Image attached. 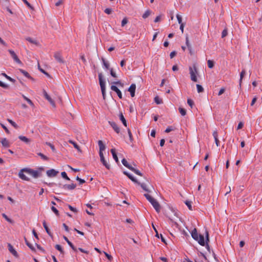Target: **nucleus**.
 <instances>
[{
	"label": "nucleus",
	"mask_w": 262,
	"mask_h": 262,
	"mask_svg": "<svg viewBox=\"0 0 262 262\" xmlns=\"http://www.w3.org/2000/svg\"><path fill=\"white\" fill-rule=\"evenodd\" d=\"M46 144L48 145V146H49L51 147L52 150L53 152H56V149H55L54 146L52 144H51L50 142H46Z\"/></svg>",
	"instance_id": "50"
},
{
	"label": "nucleus",
	"mask_w": 262,
	"mask_h": 262,
	"mask_svg": "<svg viewBox=\"0 0 262 262\" xmlns=\"http://www.w3.org/2000/svg\"><path fill=\"white\" fill-rule=\"evenodd\" d=\"M123 174L126 176L131 181H132L133 182L135 183H138V181L132 175H131L130 173H129L128 172L126 171H124L123 172Z\"/></svg>",
	"instance_id": "18"
},
{
	"label": "nucleus",
	"mask_w": 262,
	"mask_h": 262,
	"mask_svg": "<svg viewBox=\"0 0 262 262\" xmlns=\"http://www.w3.org/2000/svg\"><path fill=\"white\" fill-rule=\"evenodd\" d=\"M213 136L214 138L215 144H216V146H219L220 145V141L217 138L218 134H217V132L216 130H215L213 132Z\"/></svg>",
	"instance_id": "24"
},
{
	"label": "nucleus",
	"mask_w": 262,
	"mask_h": 262,
	"mask_svg": "<svg viewBox=\"0 0 262 262\" xmlns=\"http://www.w3.org/2000/svg\"><path fill=\"white\" fill-rule=\"evenodd\" d=\"M37 155L40 156L44 160L47 161L49 160V158L46 156L41 152L37 153Z\"/></svg>",
	"instance_id": "48"
},
{
	"label": "nucleus",
	"mask_w": 262,
	"mask_h": 262,
	"mask_svg": "<svg viewBox=\"0 0 262 262\" xmlns=\"http://www.w3.org/2000/svg\"><path fill=\"white\" fill-rule=\"evenodd\" d=\"M2 75H3V76L5 77L8 80H9V81H10L11 82H13V83H14L16 80L10 77V76H8L6 73H2Z\"/></svg>",
	"instance_id": "35"
},
{
	"label": "nucleus",
	"mask_w": 262,
	"mask_h": 262,
	"mask_svg": "<svg viewBox=\"0 0 262 262\" xmlns=\"http://www.w3.org/2000/svg\"><path fill=\"white\" fill-rule=\"evenodd\" d=\"M26 39L29 42L31 43H33V44H34V45H38V42L36 40H34L33 39H32V38L30 37H28L26 38Z\"/></svg>",
	"instance_id": "31"
},
{
	"label": "nucleus",
	"mask_w": 262,
	"mask_h": 262,
	"mask_svg": "<svg viewBox=\"0 0 262 262\" xmlns=\"http://www.w3.org/2000/svg\"><path fill=\"white\" fill-rule=\"evenodd\" d=\"M98 78L99 81V84L101 88V90L103 96V99H105V81L103 78L102 73H100L98 74Z\"/></svg>",
	"instance_id": "2"
},
{
	"label": "nucleus",
	"mask_w": 262,
	"mask_h": 262,
	"mask_svg": "<svg viewBox=\"0 0 262 262\" xmlns=\"http://www.w3.org/2000/svg\"><path fill=\"white\" fill-rule=\"evenodd\" d=\"M127 132L129 136V140L131 142H132L133 141V137L131 131L129 128L127 129Z\"/></svg>",
	"instance_id": "59"
},
{
	"label": "nucleus",
	"mask_w": 262,
	"mask_h": 262,
	"mask_svg": "<svg viewBox=\"0 0 262 262\" xmlns=\"http://www.w3.org/2000/svg\"><path fill=\"white\" fill-rule=\"evenodd\" d=\"M7 121L16 129H17L18 128V126L17 125V124L12 120L8 119Z\"/></svg>",
	"instance_id": "42"
},
{
	"label": "nucleus",
	"mask_w": 262,
	"mask_h": 262,
	"mask_svg": "<svg viewBox=\"0 0 262 262\" xmlns=\"http://www.w3.org/2000/svg\"><path fill=\"white\" fill-rule=\"evenodd\" d=\"M122 163L124 166L128 168L129 169L132 166L128 163L127 160L124 158L122 160Z\"/></svg>",
	"instance_id": "32"
},
{
	"label": "nucleus",
	"mask_w": 262,
	"mask_h": 262,
	"mask_svg": "<svg viewBox=\"0 0 262 262\" xmlns=\"http://www.w3.org/2000/svg\"><path fill=\"white\" fill-rule=\"evenodd\" d=\"M179 110L180 114L182 116H185L186 114V111L185 109H184L182 107H179Z\"/></svg>",
	"instance_id": "49"
},
{
	"label": "nucleus",
	"mask_w": 262,
	"mask_h": 262,
	"mask_svg": "<svg viewBox=\"0 0 262 262\" xmlns=\"http://www.w3.org/2000/svg\"><path fill=\"white\" fill-rule=\"evenodd\" d=\"M76 187V185L75 184H64L62 186V188L68 190H73Z\"/></svg>",
	"instance_id": "16"
},
{
	"label": "nucleus",
	"mask_w": 262,
	"mask_h": 262,
	"mask_svg": "<svg viewBox=\"0 0 262 262\" xmlns=\"http://www.w3.org/2000/svg\"><path fill=\"white\" fill-rule=\"evenodd\" d=\"M151 11L149 10H146L145 13L143 14L142 17L144 19L147 18L150 14Z\"/></svg>",
	"instance_id": "39"
},
{
	"label": "nucleus",
	"mask_w": 262,
	"mask_h": 262,
	"mask_svg": "<svg viewBox=\"0 0 262 262\" xmlns=\"http://www.w3.org/2000/svg\"><path fill=\"white\" fill-rule=\"evenodd\" d=\"M19 70L25 77L32 80V81H34V79L33 77H32L27 71L23 69H19Z\"/></svg>",
	"instance_id": "22"
},
{
	"label": "nucleus",
	"mask_w": 262,
	"mask_h": 262,
	"mask_svg": "<svg viewBox=\"0 0 262 262\" xmlns=\"http://www.w3.org/2000/svg\"><path fill=\"white\" fill-rule=\"evenodd\" d=\"M185 204L187 205L190 210H192L191 202L189 201H186Z\"/></svg>",
	"instance_id": "46"
},
{
	"label": "nucleus",
	"mask_w": 262,
	"mask_h": 262,
	"mask_svg": "<svg viewBox=\"0 0 262 262\" xmlns=\"http://www.w3.org/2000/svg\"><path fill=\"white\" fill-rule=\"evenodd\" d=\"M26 172L32 175L34 178H37L41 175V173L38 170H34L29 168H27V170H26Z\"/></svg>",
	"instance_id": "4"
},
{
	"label": "nucleus",
	"mask_w": 262,
	"mask_h": 262,
	"mask_svg": "<svg viewBox=\"0 0 262 262\" xmlns=\"http://www.w3.org/2000/svg\"><path fill=\"white\" fill-rule=\"evenodd\" d=\"M189 73L190 74L191 80L193 82H197L198 79L196 76L197 73V69L195 64H193L192 67L189 68Z\"/></svg>",
	"instance_id": "3"
},
{
	"label": "nucleus",
	"mask_w": 262,
	"mask_h": 262,
	"mask_svg": "<svg viewBox=\"0 0 262 262\" xmlns=\"http://www.w3.org/2000/svg\"><path fill=\"white\" fill-rule=\"evenodd\" d=\"M176 17H177V18L178 19V21L179 24H183L182 23V18L181 15H180L179 14H177Z\"/></svg>",
	"instance_id": "54"
},
{
	"label": "nucleus",
	"mask_w": 262,
	"mask_h": 262,
	"mask_svg": "<svg viewBox=\"0 0 262 262\" xmlns=\"http://www.w3.org/2000/svg\"><path fill=\"white\" fill-rule=\"evenodd\" d=\"M99 156H100V161L102 162V163L103 164V165L107 169H110V167H111L110 165L108 164L107 163V162H106V161L105 160V159L104 158V155H103V154H99Z\"/></svg>",
	"instance_id": "7"
},
{
	"label": "nucleus",
	"mask_w": 262,
	"mask_h": 262,
	"mask_svg": "<svg viewBox=\"0 0 262 262\" xmlns=\"http://www.w3.org/2000/svg\"><path fill=\"white\" fill-rule=\"evenodd\" d=\"M69 143L72 144L74 146V147L77 149L78 150V151H81V150H80V147L74 141H72V140H69Z\"/></svg>",
	"instance_id": "33"
},
{
	"label": "nucleus",
	"mask_w": 262,
	"mask_h": 262,
	"mask_svg": "<svg viewBox=\"0 0 262 262\" xmlns=\"http://www.w3.org/2000/svg\"><path fill=\"white\" fill-rule=\"evenodd\" d=\"M0 86L2 87L3 88L7 89L9 88V85L7 84L4 83L2 81H0Z\"/></svg>",
	"instance_id": "57"
},
{
	"label": "nucleus",
	"mask_w": 262,
	"mask_h": 262,
	"mask_svg": "<svg viewBox=\"0 0 262 262\" xmlns=\"http://www.w3.org/2000/svg\"><path fill=\"white\" fill-rule=\"evenodd\" d=\"M111 89L117 93L118 96L120 99L122 98V95L121 91L116 85H112L111 86Z\"/></svg>",
	"instance_id": "8"
},
{
	"label": "nucleus",
	"mask_w": 262,
	"mask_h": 262,
	"mask_svg": "<svg viewBox=\"0 0 262 262\" xmlns=\"http://www.w3.org/2000/svg\"><path fill=\"white\" fill-rule=\"evenodd\" d=\"M103 253L105 254V256L107 258V259L109 260H112L113 257L111 255L108 254L107 253H106V252H105L104 251H103Z\"/></svg>",
	"instance_id": "64"
},
{
	"label": "nucleus",
	"mask_w": 262,
	"mask_h": 262,
	"mask_svg": "<svg viewBox=\"0 0 262 262\" xmlns=\"http://www.w3.org/2000/svg\"><path fill=\"white\" fill-rule=\"evenodd\" d=\"M2 216L7 222H9L10 223H13V221L9 218L6 214L3 213Z\"/></svg>",
	"instance_id": "44"
},
{
	"label": "nucleus",
	"mask_w": 262,
	"mask_h": 262,
	"mask_svg": "<svg viewBox=\"0 0 262 262\" xmlns=\"http://www.w3.org/2000/svg\"><path fill=\"white\" fill-rule=\"evenodd\" d=\"M68 207L70 209V210H71L72 211L74 212H77V210L76 208L72 207V206H71L70 205H68Z\"/></svg>",
	"instance_id": "62"
},
{
	"label": "nucleus",
	"mask_w": 262,
	"mask_h": 262,
	"mask_svg": "<svg viewBox=\"0 0 262 262\" xmlns=\"http://www.w3.org/2000/svg\"><path fill=\"white\" fill-rule=\"evenodd\" d=\"M246 74V71L245 70H243L240 74V79H239V85H241V83L242 81V79L244 78V76Z\"/></svg>",
	"instance_id": "38"
},
{
	"label": "nucleus",
	"mask_w": 262,
	"mask_h": 262,
	"mask_svg": "<svg viewBox=\"0 0 262 262\" xmlns=\"http://www.w3.org/2000/svg\"><path fill=\"white\" fill-rule=\"evenodd\" d=\"M144 195L146 199L151 203L156 211L157 212H159L160 211L161 207L159 202L147 193L144 194Z\"/></svg>",
	"instance_id": "1"
},
{
	"label": "nucleus",
	"mask_w": 262,
	"mask_h": 262,
	"mask_svg": "<svg viewBox=\"0 0 262 262\" xmlns=\"http://www.w3.org/2000/svg\"><path fill=\"white\" fill-rule=\"evenodd\" d=\"M58 173V171L55 170L54 169H51L48 170L46 172L47 176L50 178L55 177L57 174Z\"/></svg>",
	"instance_id": "10"
},
{
	"label": "nucleus",
	"mask_w": 262,
	"mask_h": 262,
	"mask_svg": "<svg viewBox=\"0 0 262 262\" xmlns=\"http://www.w3.org/2000/svg\"><path fill=\"white\" fill-rule=\"evenodd\" d=\"M23 98L26 100L27 101V102L30 105H31L32 106H34V103H33V102L30 99H29L28 98H27L26 96H25L24 95H23Z\"/></svg>",
	"instance_id": "37"
},
{
	"label": "nucleus",
	"mask_w": 262,
	"mask_h": 262,
	"mask_svg": "<svg viewBox=\"0 0 262 262\" xmlns=\"http://www.w3.org/2000/svg\"><path fill=\"white\" fill-rule=\"evenodd\" d=\"M98 145L99 147V154H103V151L105 149V146L103 144V142L101 140H99L98 142Z\"/></svg>",
	"instance_id": "17"
},
{
	"label": "nucleus",
	"mask_w": 262,
	"mask_h": 262,
	"mask_svg": "<svg viewBox=\"0 0 262 262\" xmlns=\"http://www.w3.org/2000/svg\"><path fill=\"white\" fill-rule=\"evenodd\" d=\"M9 251L16 257L18 256V253L13 248V247L10 244H8Z\"/></svg>",
	"instance_id": "14"
},
{
	"label": "nucleus",
	"mask_w": 262,
	"mask_h": 262,
	"mask_svg": "<svg viewBox=\"0 0 262 262\" xmlns=\"http://www.w3.org/2000/svg\"><path fill=\"white\" fill-rule=\"evenodd\" d=\"M43 95L46 99H47L50 103V104L53 106L55 107V103L53 100L50 97V96L48 94L46 91H43Z\"/></svg>",
	"instance_id": "12"
},
{
	"label": "nucleus",
	"mask_w": 262,
	"mask_h": 262,
	"mask_svg": "<svg viewBox=\"0 0 262 262\" xmlns=\"http://www.w3.org/2000/svg\"><path fill=\"white\" fill-rule=\"evenodd\" d=\"M130 170L135 172L136 174L142 176V173L138 169H135L133 166L131 167V168L129 169Z\"/></svg>",
	"instance_id": "34"
},
{
	"label": "nucleus",
	"mask_w": 262,
	"mask_h": 262,
	"mask_svg": "<svg viewBox=\"0 0 262 262\" xmlns=\"http://www.w3.org/2000/svg\"><path fill=\"white\" fill-rule=\"evenodd\" d=\"M24 239H25V243L27 245V246L33 251H35V248L33 247V246L30 244L28 241V240L27 239V238L25 237H24Z\"/></svg>",
	"instance_id": "27"
},
{
	"label": "nucleus",
	"mask_w": 262,
	"mask_h": 262,
	"mask_svg": "<svg viewBox=\"0 0 262 262\" xmlns=\"http://www.w3.org/2000/svg\"><path fill=\"white\" fill-rule=\"evenodd\" d=\"M112 84L118 85L119 86H123V84L120 81H114L112 82Z\"/></svg>",
	"instance_id": "61"
},
{
	"label": "nucleus",
	"mask_w": 262,
	"mask_h": 262,
	"mask_svg": "<svg viewBox=\"0 0 262 262\" xmlns=\"http://www.w3.org/2000/svg\"><path fill=\"white\" fill-rule=\"evenodd\" d=\"M110 74L112 77L114 78L117 77L116 74L115 73V72H114L113 69L112 68L110 69Z\"/></svg>",
	"instance_id": "63"
},
{
	"label": "nucleus",
	"mask_w": 262,
	"mask_h": 262,
	"mask_svg": "<svg viewBox=\"0 0 262 262\" xmlns=\"http://www.w3.org/2000/svg\"><path fill=\"white\" fill-rule=\"evenodd\" d=\"M111 152L112 154L113 157L114 159L115 160V161L118 163H119V160L116 152V149L115 148H113L111 149Z\"/></svg>",
	"instance_id": "23"
},
{
	"label": "nucleus",
	"mask_w": 262,
	"mask_h": 262,
	"mask_svg": "<svg viewBox=\"0 0 262 262\" xmlns=\"http://www.w3.org/2000/svg\"><path fill=\"white\" fill-rule=\"evenodd\" d=\"M135 183L140 185L141 187V188L145 191L148 192H150V191L146 188V185L144 183H141L139 181H138V183Z\"/></svg>",
	"instance_id": "28"
},
{
	"label": "nucleus",
	"mask_w": 262,
	"mask_h": 262,
	"mask_svg": "<svg viewBox=\"0 0 262 262\" xmlns=\"http://www.w3.org/2000/svg\"><path fill=\"white\" fill-rule=\"evenodd\" d=\"M76 180L78 181L79 182V184L81 185L85 182V180L83 179H82L80 178H79L78 176H77L76 178Z\"/></svg>",
	"instance_id": "56"
},
{
	"label": "nucleus",
	"mask_w": 262,
	"mask_h": 262,
	"mask_svg": "<svg viewBox=\"0 0 262 262\" xmlns=\"http://www.w3.org/2000/svg\"><path fill=\"white\" fill-rule=\"evenodd\" d=\"M23 2L31 9L33 10L34 8L31 5V4L27 0H22Z\"/></svg>",
	"instance_id": "55"
},
{
	"label": "nucleus",
	"mask_w": 262,
	"mask_h": 262,
	"mask_svg": "<svg viewBox=\"0 0 262 262\" xmlns=\"http://www.w3.org/2000/svg\"><path fill=\"white\" fill-rule=\"evenodd\" d=\"M186 44L187 48L191 47V45L189 43L188 35H186Z\"/></svg>",
	"instance_id": "60"
},
{
	"label": "nucleus",
	"mask_w": 262,
	"mask_h": 262,
	"mask_svg": "<svg viewBox=\"0 0 262 262\" xmlns=\"http://www.w3.org/2000/svg\"><path fill=\"white\" fill-rule=\"evenodd\" d=\"M154 101L157 104H160L163 103V100L161 99H160L159 97L158 96L155 97Z\"/></svg>",
	"instance_id": "36"
},
{
	"label": "nucleus",
	"mask_w": 262,
	"mask_h": 262,
	"mask_svg": "<svg viewBox=\"0 0 262 262\" xmlns=\"http://www.w3.org/2000/svg\"><path fill=\"white\" fill-rule=\"evenodd\" d=\"M9 52L14 60L18 64H21V61L18 58L15 53L12 50H9Z\"/></svg>",
	"instance_id": "6"
},
{
	"label": "nucleus",
	"mask_w": 262,
	"mask_h": 262,
	"mask_svg": "<svg viewBox=\"0 0 262 262\" xmlns=\"http://www.w3.org/2000/svg\"><path fill=\"white\" fill-rule=\"evenodd\" d=\"M119 118H120V120L121 121V122H122L123 124L125 126H127V122H126V121L124 117V116L123 115L122 113H120V115H119Z\"/></svg>",
	"instance_id": "29"
},
{
	"label": "nucleus",
	"mask_w": 262,
	"mask_h": 262,
	"mask_svg": "<svg viewBox=\"0 0 262 262\" xmlns=\"http://www.w3.org/2000/svg\"><path fill=\"white\" fill-rule=\"evenodd\" d=\"M27 170V168H24L22 169H21L20 170V171L18 173V176L19 177L23 180H25V181H30V179L28 177H27L24 174V172H26V170Z\"/></svg>",
	"instance_id": "5"
},
{
	"label": "nucleus",
	"mask_w": 262,
	"mask_h": 262,
	"mask_svg": "<svg viewBox=\"0 0 262 262\" xmlns=\"http://www.w3.org/2000/svg\"><path fill=\"white\" fill-rule=\"evenodd\" d=\"M187 103L190 106L191 108H192V107L194 105V102L192 99H187Z\"/></svg>",
	"instance_id": "51"
},
{
	"label": "nucleus",
	"mask_w": 262,
	"mask_h": 262,
	"mask_svg": "<svg viewBox=\"0 0 262 262\" xmlns=\"http://www.w3.org/2000/svg\"><path fill=\"white\" fill-rule=\"evenodd\" d=\"M136 88V84L135 83H133L130 85V86H129V88L128 89V91L130 93V96L132 97H134L135 96Z\"/></svg>",
	"instance_id": "11"
},
{
	"label": "nucleus",
	"mask_w": 262,
	"mask_h": 262,
	"mask_svg": "<svg viewBox=\"0 0 262 262\" xmlns=\"http://www.w3.org/2000/svg\"><path fill=\"white\" fill-rule=\"evenodd\" d=\"M191 236L195 240L197 241L198 239V237L199 234L198 233L197 230L196 228H194L193 230L192 231L191 233Z\"/></svg>",
	"instance_id": "20"
},
{
	"label": "nucleus",
	"mask_w": 262,
	"mask_h": 262,
	"mask_svg": "<svg viewBox=\"0 0 262 262\" xmlns=\"http://www.w3.org/2000/svg\"><path fill=\"white\" fill-rule=\"evenodd\" d=\"M63 239L67 242L68 244L70 246V247L75 251H77V249L74 246V245L69 240V239L66 236H63Z\"/></svg>",
	"instance_id": "19"
},
{
	"label": "nucleus",
	"mask_w": 262,
	"mask_h": 262,
	"mask_svg": "<svg viewBox=\"0 0 262 262\" xmlns=\"http://www.w3.org/2000/svg\"><path fill=\"white\" fill-rule=\"evenodd\" d=\"M228 34L227 29L226 28L224 29L222 33V37L224 38L226 37Z\"/></svg>",
	"instance_id": "58"
},
{
	"label": "nucleus",
	"mask_w": 262,
	"mask_h": 262,
	"mask_svg": "<svg viewBox=\"0 0 262 262\" xmlns=\"http://www.w3.org/2000/svg\"><path fill=\"white\" fill-rule=\"evenodd\" d=\"M0 142L4 147H8L10 146L9 142L6 138H0Z\"/></svg>",
	"instance_id": "21"
},
{
	"label": "nucleus",
	"mask_w": 262,
	"mask_h": 262,
	"mask_svg": "<svg viewBox=\"0 0 262 262\" xmlns=\"http://www.w3.org/2000/svg\"><path fill=\"white\" fill-rule=\"evenodd\" d=\"M128 23V19L127 17H124L121 22V26L124 27Z\"/></svg>",
	"instance_id": "52"
},
{
	"label": "nucleus",
	"mask_w": 262,
	"mask_h": 262,
	"mask_svg": "<svg viewBox=\"0 0 262 262\" xmlns=\"http://www.w3.org/2000/svg\"><path fill=\"white\" fill-rule=\"evenodd\" d=\"M209 233L207 230H206V231H205V244H209Z\"/></svg>",
	"instance_id": "40"
},
{
	"label": "nucleus",
	"mask_w": 262,
	"mask_h": 262,
	"mask_svg": "<svg viewBox=\"0 0 262 262\" xmlns=\"http://www.w3.org/2000/svg\"><path fill=\"white\" fill-rule=\"evenodd\" d=\"M51 210L57 216H58L59 215L58 210L55 207L52 206L51 207Z\"/></svg>",
	"instance_id": "53"
},
{
	"label": "nucleus",
	"mask_w": 262,
	"mask_h": 262,
	"mask_svg": "<svg viewBox=\"0 0 262 262\" xmlns=\"http://www.w3.org/2000/svg\"><path fill=\"white\" fill-rule=\"evenodd\" d=\"M43 226L46 232L48 233V234L49 236H52V234L51 232L50 231V230L49 229V227H48L45 221H44L43 222Z\"/></svg>",
	"instance_id": "26"
},
{
	"label": "nucleus",
	"mask_w": 262,
	"mask_h": 262,
	"mask_svg": "<svg viewBox=\"0 0 262 262\" xmlns=\"http://www.w3.org/2000/svg\"><path fill=\"white\" fill-rule=\"evenodd\" d=\"M102 61L103 62V65L105 67L106 70H108L110 69V63L108 61H106L104 58H101Z\"/></svg>",
	"instance_id": "30"
},
{
	"label": "nucleus",
	"mask_w": 262,
	"mask_h": 262,
	"mask_svg": "<svg viewBox=\"0 0 262 262\" xmlns=\"http://www.w3.org/2000/svg\"><path fill=\"white\" fill-rule=\"evenodd\" d=\"M108 123L116 133L119 134L120 133V128L115 122L108 121Z\"/></svg>",
	"instance_id": "9"
},
{
	"label": "nucleus",
	"mask_w": 262,
	"mask_h": 262,
	"mask_svg": "<svg viewBox=\"0 0 262 262\" xmlns=\"http://www.w3.org/2000/svg\"><path fill=\"white\" fill-rule=\"evenodd\" d=\"M18 138L22 141L24 142L25 143H27V144H29L30 142H31V140L30 139L27 138L25 136H18Z\"/></svg>",
	"instance_id": "25"
},
{
	"label": "nucleus",
	"mask_w": 262,
	"mask_h": 262,
	"mask_svg": "<svg viewBox=\"0 0 262 262\" xmlns=\"http://www.w3.org/2000/svg\"><path fill=\"white\" fill-rule=\"evenodd\" d=\"M55 248H56L57 250H58L59 251H60V252L61 254H64V251H63V249L62 248V247H61V246L60 245L57 244V245H55Z\"/></svg>",
	"instance_id": "41"
},
{
	"label": "nucleus",
	"mask_w": 262,
	"mask_h": 262,
	"mask_svg": "<svg viewBox=\"0 0 262 262\" xmlns=\"http://www.w3.org/2000/svg\"><path fill=\"white\" fill-rule=\"evenodd\" d=\"M54 58L56 59V60L59 63H64V61L62 59V56L60 53L59 52H56L54 54Z\"/></svg>",
	"instance_id": "13"
},
{
	"label": "nucleus",
	"mask_w": 262,
	"mask_h": 262,
	"mask_svg": "<svg viewBox=\"0 0 262 262\" xmlns=\"http://www.w3.org/2000/svg\"><path fill=\"white\" fill-rule=\"evenodd\" d=\"M196 241H198V243L201 246H205V243L204 236L203 235L199 234V237H198V239Z\"/></svg>",
	"instance_id": "15"
},
{
	"label": "nucleus",
	"mask_w": 262,
	"mask_h": 262,
	"mask_svg": "<svg viewBox=\"0 0 262 262\" xmlns=\"http://www.w3.org/2000/svg\"><path fill=\"white\" fill-rule=\"evenodd\" d=\"M208 67L210 69H212L213 68L214 66V61L211 60H208L207 61Z\"/></svg>",
	"instance_id": "43"
},
{
	"label": "nucleus",
	"mask_w": 262,
	"mask_h": 262,
	"mask_svg": "<svg viewBox=\"0 0 262 262\" xmlns=\"http://www.w3.org/2000/svg\"><path fill=\"white\" fill-rule=\"evenodd\" d=\"M61 177L68 181H70V179L68 177L67 173L65 171H63L61 173Z\"/></svg>",
	"instance_id": "45"
},
{
	"label": "nucleus",
	"mask_w": 262,
	"mask_h": 262,
	"mask_svg": "<svg viewBox=\"0 0 262 262\" xmlns=\"http://www.w3.org/2000/svg\"><path fill=\"white\" fill-rule=\"evenodd\" d=\"M196 88L198 93H202L204 91V88L201 85L196 84Z\"/></svg>",
	"instance_id": "47"
}]
</instances>
